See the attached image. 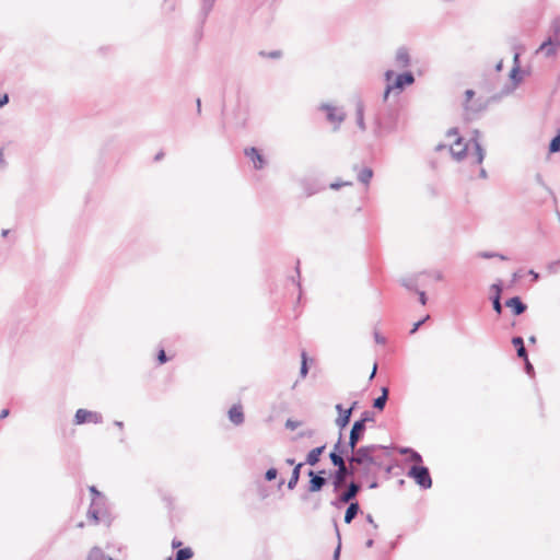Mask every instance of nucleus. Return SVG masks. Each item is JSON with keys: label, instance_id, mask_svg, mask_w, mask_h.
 <instances>
[{"label": "nucleus", "instance_id": "nucleus-59", "mask_svg": "<svg viewBox=\"0 0 560 560\" xmlns=\"http://www.w3.org/2000/svg\"><path fill=\"white\" fill-rule=\"evenodd\" d=\"M89 490L93 494L94 499L95 498H103L102 493L97 490V488L95 486H91L89 488Z\"/></svg>", "mask_w": 560, "mask_h": 560}, {"label": "nucleus", "instance_id": "nucleus-9", "mask_svg": "<svg viewBox=\"0 0 560 560\" xmlns=\"http://www.w3.org/2000/svg\"><path fill=\"white\" fill-rule=\"evenodd\" d=\"M494 100H498V97L497 96H492V97H488V98L478 97V98L474 100L470 104L466 105L464 108L465 120L471 121V120L477 119L478 116L489 107L491 101H494Z\"/></svg>", "mask_w": 560, "mask_h": 560}, {"label": "nucleus", "instance_id": "nucleus-20", "mask_svg": "<svg viewBox=\"0 0 560 560\" xmlns=\"http://www.w3.org/2000/svg\"><path fill=\"white\" fill-rule=\"evenodd\" d=\"M229 420L235 424L241 425L244 423L245 417L241 405H233L228 412Z\"/></svg>", "mask_w": 560, "mask_h": 560}, {"label": "nucleus", "instance_id": "nucleus-39", "mask_svg": "<svg viewBox=\"0 0 560 560\" xmlns=\"http://www.w3.org/2000/svg\"><path fill=\"white\" fill-rule=\"evenodd\" d=\"M302 362H301V368H300V375L302 378L306 377V375L308 374V364H307V355H306V352L303 351L302 354Z\"/></svg>", "mask_w": 560, "mask_h": 560}, {"label": "nucleus", "instance_id": "nucleus-28", "mask_svg": "<svg viewBox=\"0 0 560 560\" xmlns=\"http://www.w3.org/2000/svg\"><path fill=\"white\" fill-rule=\"evenodd\" d=\"M512 345L514 346L520 359H527L528 352L525 348L524 339L521 336H514L512 338Z\"/></svg>", "mask_w": 560, "mask_h": 560}, {"label": "nucleus", "instance_id": "nucleus-60", "mask_svg": "<svg viewBox=\"0 0 560 560\" xmlns=\"http://www.w3.org/2000/svg\"><path fill=\"white\" fill-rule=\"evenodd\" d=\"M432 276H433V278H434L436 281H442V280H443V278H444V276H443L442 271H440V270H435V271H433Z\"/></svg>", "mask_w": 560, "mask_h": 560}, {"label": "nucleus", "instance_id": "nucleus-56", "mask_svg": "<svg viewBox=\"0 0 560 560\" xmlns=\"http://www.w3.org/2000/svg\"><path fill=\"white\" fill-rule=\"evenodd\" d=\"M299 422L298 421H294L292 419H288L287 422H285V428L287 429H291V430H294L299 427Z\"/></svg>", "mask_w": 560, "mask_h": 560}, {"label": "nucleus", "instance_id": "nucleus-51", "mask_svg": "<svg viewBox=\"0 0 560 560\" xmlns=\"http://www.w3.org/2000/svg\"><path fill=\"white\" fill-rule=\"evenodd\" d=\"M481 132L478 129H474L471 131V136L469 138V143L476 145V142H480Z\"/></svg>", "mask_w": 560, "mask_h": 560}, {"label": "nucleus", "instance_id": "nucleus-54", "mask_svg": "<svg viewBox=\"0 0 560 560\" xmlns=\"http://www.w3.org/2000/svg\"><path fill=\"white\" fill-rule=\"evenodd\" d=\"M521 271H515L512 273V278H511V281L510 283L508 284V288H512L517 281L518 279L521 278Z\"/></svg>", "mask_w": 560, "mask_h": 560}, {"label": "nucleus", "instance_id": "nucleus-2", "mask_svg": "<svg viewBox=\"0 0 560 560\" xmlns=\"http://www.w3.org/2000/svg\"><path fill=\"white\" fill-rule=\"evenodd\" d=\"M400 110L397 105L376 106L373 119V133L376 138L395 133L398 130Z\"/></svg>", "mask_w": 560, "mask_h": 560}, {"label": "nucleus", "instance_id": "nucleus-44", "mask_svg": "<svg viewBox=\"0 0 560 560\" xmlns=\"http://www.w3.org/2000/svg\"><path fill=\"white\" fill-rule=\"evenodd\" d=\"M430 319V315H425L423 318L419 319L418 322H416L413 325H412V328L410 329V335H413L416 334L419 328L427 322Z\"/></svg>", "mask_w": 560, "mask_h": 560}, {"label": "nucleus", "instance_id": "nucleus-55", "mask_svg": "<svg viewBox=\"0 0 560 560\" xmlns=\"http://www.w3.org/2000/svg\"><path fill=\"white\" fill-rule=\"evenodd\" d=\"M374 340L376 343L378 345H385L386 343V338L384 336H382L378 331H374Z\"/></svg>", "mask_w": 560, "mask_h": 560}, {"label": "nucleus", "instance_id": "nucleus-57", "mask_svg": "<svg viewBox=\"0 0 560 560\" xmlns=\"http://www.w3.org/2000/svg\"><path fill=\"white\" fill-rule=\"evenodd\" d=\"M264 11L266 12V19L264 20V23L265 24H269L270 21L272 20V13H271V9L270 8H265Z\"/></svg>", "mask_w": 560, "mask_h": 560}, {"label": "nucleus", "instance_id": "nucleus-6", "mask_svg": "<svg viewBox=\"0 0 560 560\" xmlns=\"http://www.w3.org/2000/svg\"><path fill=\"white\" fill-rule=\"evenodd\" d=\"M375 421V415L372 411H363L360 416V419L355 420L352 424V428L350 430L349 434V446L351 448L359 445V443L363 440L365 431H366V423L368 422H374Z\"/></svg>", "mask_w": 560, "mask_h": 560}, {"label": "nucleus", "instance_id": "nucleus-17", "mask_svg": "<svg viewBox=\"0 0 560 560\" xmlns=\"http://www.w3.org/2000/svg\"><path fill=\"white\" fill-rule=\"evenodd\" d=\"M505 306L511 310L514 316H520L527 311V304L524 303L518 295L508 299L505 301Z\"/></svg>", "mask_w": 560, "mask_h": 560}, {"label": "nucleus", "instance_id": "nucleus-42", "mask_svg": "<svg viewBox=\"0 0 560 560\" xmlns=\"http://www.w3.org/2000/svg\"><path fill=\"white\" fill-rule=\"evenodd\" d=\"M264 477L266 481H273L278 477V469L275 467H270L269 469L266 470Z\"/></svg>", "mask_w": 560, "mask_h": 560}, {"label": "nucleus", "instance_id": "nucleus-63", "mask_svg": "<svg viewBox=\"0 0 560 560\" xmlns=\"http://www.w3.org/2000/svg\"><path fill=\"white\" fill-rule=\"evenodd\" d=\"M447 136H448V137L456 136V138H457V137H459V136H458V128H456V127L451 128V129L447 131Z\"/></svg>", "mask_w": 560, "mask_h": 560}, {"label": "nucleus", "instance_id": "nucleus-18", "mask_svg": "<svg viewBox=\"0 0 560 560\" xmlns=\"http://www.w3.org/2000/svg\"><path fill=\"white\" fill-rule=\"evenodd\" d=\"M326 450V444H323L320 446H317V447H314L312 448L307 454H306V457H305V464L310 465V466H315L319 463L320 460V457L323 455V453L325 452Z\"/></svg>", "mask_w": 560, "mask_h": 560}, {"label": "nucleus", "instance_id": "nucleus-37", "mask_svg": "<svg viewBox=\"0 0 560 560\" xmlns=\"http://www.w3.org/2000/svg\"><path fill=\"white\" fill-rule=\"evenodd\" d=\"M478 257L483 259L499 258L501 260H508V257L497 252L482 250L478 253Z\"/></svg>", "mask_w": 560, "mask_h": 560}, {"label": "nucleus", "instance_id": "nucleus-10", "mask_svg": "<svg viewBox=\"0 0 560 560\" xmlns=\"http://www.w3.org/2000/svg\"><path fill=\"white\" fill-rule=\"evenodd\" d=\"M353 448L349 446V441L347 443L342 440V433H339V438L337 442L334 444L332 450L329 452L330 462L337 460H347L349 458V454H352Z\"/></svg>", "mask_w": 560, "mask_h": 560}, {"label": "nucleus", "instance_id": "nucleus-22", "mask_svg": "<svg viewBox=\"0 0 560 560\" xmlns=\"http://www.w3.org/2000/svg\"><path fill=\"white\" fill-rule=\"evenodd\" d=\"M214 3H215V0H202L201 8L198 13V20H199L200 26H203V24L206 23L209 14L213 10Z\"/></svg>", "mask_w": 560, "mask_h": 560}, {"label": "nucleus", "instance_id": "nucleus-62", "mask_svg": "<svg viewBox=\"0 0 560 560\" xmlns=\"http://www.w3.org/2000/svg\"><path fill=\"white\" fill-rule=\"evenodd\" d=\"M365 520H366L368 523L373 525L374 528H377V524L374 522V518H373V516L371 514H366Z\"/></svg>", "mask_w": 560, "mask_h": 560}, {"label": "nucleus", "instance_id": "nucleus-31", "mask_svg": "<svg viewBox=\"0 0 560 560\" xmlns=\"http://www.w3.org/2000/svg\"><path fill=\"white\" fill-rule=\"evenodd\" d=\"M523 70L521 69V66L512 67L509 78L513 84V86H517L523 81Z\"/></svg>", "mask_w": 560, "mask_h": 560}, {"label": "nucleus", "instance_id": "nucleus-45", "mask_svg": "<svg viewBox=\"0 0 560 560\" xmlns=\"http://www.w3.org/2000/svg\"><path fill=\"white\" fill-rule=\"evenodd\" d=\"M259 55L261 57H267V58H271V59H279L282 56V51L281 50H272V51L266 52V51L261 50V51H259Z\"/></svg>", "mask_w": 560, "mask_h": 560}, {"label": "nucleus", "instance_id": "nucleus-38", "mask_svg": "<svg viewBox=\"0 0 560 560\" xmlns=\"http://www.w3.org/2000/svg\"><path fill=\"white\" fill-rule=\"evenodd\" d=\"M474 150L476 153V164H481L486 156V150L483 149L480 142H476V145H474Z\"/></svg>", "mask_w": 560, "mask_h": 560}, {"label": "nucleus", "instance_id": "nucleus-14", "mask_svg": "<svg viewBox=\"0 0 560 560\" xmlns=\"http://www.w3.org/2000/svg\"><path fill=\"white\" fill-rule=\"evenodd\" d=\"M307 476L310 478L307 485V492L315 493L323 490V488L328 483L329 478L324 476H317L314 474L313 469L307 471Z\"/></svg>", "mask_w": 560, "mask_h": 560}, {"label": "nucleus", "instance_id": "nucleus-24", "mask_svg": "<svg viewBox=\"0 0 560 560\" xmlns=\"http://www.w3.org/2000/svg\"><path fill=\"white\" fill-rule=\"evenodd\" d=\"M88 518L94 524H100L103 521L102 511L100 508V503L96 500H93L89 510H88Z\"/></svg>", "mask_w": 560, "mask_h": 560}, {"label": "nucleus", "instance_id": "nucleus-15", "mask_svg": "<svg viewBox=\"0 0 560 560\" xmlns=\"http://www.w3.org/2000/svg\"><path fill=\"white\" fill-rule=\"evenodd\" d=\"M560 42L546 38L537 48L536 54L544 55L545 58H552L557 55Z\"/></svg>", "mask_w": 560, "mask_h": 560}, {"label": "nucleus", "instance_id": "nucleus-32", "mask_svg": "<svg viewBox=\"0 0 560 560\" xmlns=\"http://www.w3.org/2000/svg\"><path fill=\"white\" fill-rule=\"evenodd\" d=\"M351 416V410H346L337 417L336 425L340 429V432L350 423Z\"/></svg>", "mask_w": 560, "mask_h": 560}, {"label": "nucleus", "instance_id": "nucleus-12", "mask_svg": "<svg viewBox=\"0 0 560 560\" xmlns=\"http://www.w3.org/2000/svg\"><path fill=\"white\" fill-rule=\"evenodd\" d=\"M73 422L77 425L85 424L89 422L98 424L103 422L102 413L80 408L75 411Z\"/></svg>", "mask_w": 560, "mask_h": 560}, {"label": "nucleus", "instance_id": "nucleus-4", "mask_svg": "<svg viewBox=\"0 0 560 560\" xmlns=\"http://www.w3.org/2000/svg\"><path fill=\"white\" fill-rule=\"evenodd\" d=\"M335 469L328 470V478L332 486V492H338L342 485L346 483L347 477H354V467L350 464L347 465V460L330 462Z\"/></svg>", "mask_w": 560, "mask_h": 560}, {"label": "nucleus", "instance_id": "nucleus-47", "mask_svg": "<svg viewBox=\"0 0 560 560\" xmlns=\"http://www.w3.org/2000/svg\"><path fill=\"white\" fill-rule=\"evenodd\" d=\"M345 186H352V182L336 180L329 185V188L332 190H338Z\"/></svg>", "mask_w": 560, "mask_h": 560}, {"label": "nucleus", "instance_id": "nucleus-16", "mask_svg": "<svg viewBox=\"0 0 560 560\" xmlns=\"http://www.w3.org/2000/svg\"><path fill=\"white\" fill-rule=\"evenodd\" d=\"M468 151V143H464L463 137H457L451 147V154L456 161H463Z\"/></svg>", "mask_w": 560, "mask_h": 560}, {"label": "nucleus", "instance_id": "nucleus-29", "mask_svg": "<svg viewBox=\"0 0 560 560\" xmlns=\"http://www.w3.org/2000/svg\"><path fill=\"white\" fill-rule=\"evenodd\" d=\"M381 392H382V394L378 397L373 399V408L378 410V411L384 410V408L386 406V401L388 399L389 390H388L387 387L383 386L381 388Z\"/></svg>", "mask_w": 560, "mask_h": 560}, {"label": "nucleus", "instance_id": "nucleus-40", "mask_svg": "<svg viewBox=\"0 0 560 560\" xmlns=\"http://www.w3.org/2000/svg\"><path fill=\"white\" fill-rule=\"evenodd\" d=\"M392 93H395L394 90H388V83L386 82V86L384 89V92H383V95H382V100L381 102L377 104V106H385V105H394L393 103H389L388 100H389V95Z\"/></svg>", "mask_w": 560, "mask_h": 560}, {"label": "nucleus", "instance_id": "nucleus-53", "mask_svg": "<svg viewBox=\"0 0 560 560\" xmlns=\"http://www.w3.org/2000/svg\"><path fill=\"white\" fill-rule=\"evenodd\" d=\"M395 464H386L384 462V466L380 470H384L386 474V477L389 478L390 474L393 472V469L395 468Z\"/></svg>", "mask_w": 560, "mask_h": 560}, {"label": "nucleus", "instance_id": "nucleus-46", "mask_svg": "<svg viewBox=\"0 0 560 560\" xmlns=\"http://www.w3.org/2000/svg\"><path fill=\"white\" fill-rule=\"evenodd\" d=\"M156 360L160 365L165 364L170 361V358L166 355V352L163 348H161L156 354Z\"/></svg>", "mask_w": 560, "mask_h": 560}, {"label": "nucleus", "instance_id": "nucleus-26", "mask_svg": "<svg viewBox=\"0 0 560 560\" xmlns=\"http://www.w3.org/2000/svg\"><path fill=\"white\" fill-rule=\"evenodd\" d=\"M355 122L361 131L366 130V124L364 119V104L362 101H358L355 105Z\"/></svg>", "mask_w": 560, "mask_h": 560}, {"label": "nucleus", "instance_id": "nucleus-64", "mask_svg": "<svg viewBox=\"0 0 560 560\" xmlns=\"http://www.w3.org/2000/svg\"><path fill=\"white\" fill-rule=\"evenodd\" d=\"M10 415V410L4 408L0 412V420L5 419Z\"/></svg>", "mask_w": 560, "mask_h": 560}, {"label": "nucleus", "instance_id": "nucleus-35", "mask_svg": "<svg viewBox=\"0 0 560 560\" xmlns=\"http://www.w3.org/2000/svg\"><path fill=\"white\" fill-rule=\"evenodd\" d=\"M334 526H335V532H336V536L338 539V544L334 550L332 560H339L340 553H341V535H340L339 527H338V524L336 521L334 522Z\"/></svg>", "mask_w": 560, "mask_h": 560}, {"label": "nucleus", "instance_id": "nucleus-3", "mask_svg": "<svg viewBox=\"0 0 560 560\" xmlns=\"http://www.w3.org/2000/svg\"><path fill=\"white\" fill-rule=\"evenodd\" d=\"M345 490H338L335 493V498L330 501V505L336 509H341L345 504H350L351 502L357 501V497L361 493L363 489L362 481L359 480H349L345 483Z\"/></svg>", "mask_w": 560, "mask_h": 560}, {"label": "nucleus", "instance_id": "nucleus-13", "mask_svg": "<svg viewBox=\"0 0 560 560\" xmlns=\"http://www.w3.org/2000/svg\"><path fill=\"white\" fill-rule=\"evenodd\" d=\"M245 156H247L254 164L255 170H262L267 165V159L262 152L256 147H248L244 150Z\"/></svg>", "mask_w": 560, "mask_h": 560}, {"label": "nucleus", "instance_id": "nucleus-49", "mask_svg": "<svg viewBox=\"0 0 560 560\" xmlns=\"http://www.w3.org/2000/svg\"><path fill=\"white\" fill-rule=\"evenodd\" d=\"M475 91L471 89H468L465 91V101L463 103V107L465 108L466 105L470 104L474 101Z\"/></svg>", "mask_w": 560, "mask_h": 560}, {"label": "nucleus", "instance_id": "nucleus-41", "mask_svg": "<svg viewBox=\"0 0 560 560\" xmlns=\"http://www.w3.org/2000/svg\"><path fill=\"white\" fill-rule=\"evenodd\" d=\"M549 153H557L560 151V139L552 138L548 145Z\"/></svg>", "mask_w": 560, "mask_h": 560}, {"label": "nucleus", "instance_id": "nucleus-5", "mask_svg": "<svg viewBox=\"0 0 560 560\" xmlns=\"http://www.w3.org/2000/svg\"><path fill=\"white\" fill-rule=\"evenodd\" d=\"M384 79L388 83V90H394L396 95L402 93L416 81L415 74L410 70L398 74H396L394 70H386L384 72Z\"/></svg>", "mask_w": 560, "mask_h": 560}, {"label": "nucleus", "instance_id": "nucleus-19", "mask_svg": "<svg viewBox=\"0 0 560 560\" xmlns=\"http://www.w3.org/2000/svg\"><path fill=\"white\" fill-rule=\"evenodd\" d=\"M395 63L398 68H407L411 63L409 51L406 47H399L396 51Z\"/></svg>", "mask_w": 560, "mask_h": 560}, {"label": "nucleus", "instance_id": "nucleus-43", "mask_svg": "<svg viewBox=\"0 0 560 560\" xmlns=\"http://www.w3.org/2000/svg\"><path fill=\"white\" fill-rule=\"evenodd\" d=\"M380 470L373 471V476H369L370 483L368 485L369 489H377L380 487V482L377 480V475Z\"/></svg>", "mask_w": 560, "mask_h": 560}, {"label": "nucleus", "instance_id": "nucleus-23", "mask_svg": "<svg viewBox=\"0 0 560 560\" xmlns=\"http://www.w3.org/2000/svg\"><path fill=\"white\" fill-rule=\"evenodd\" d=\"M423 273H427V271L415 273L410 277H405L399 280V283L407 289L408 291L417 292L418 289V280L419 277Z\"/></svg>", "mask_w": 560, "mask_h": 560}, {"label": "nucleus", "instance_id": "nucleus-30", "mask_svg": "<svg viewBox=\"0 0 560 560\" xmlns=\"http://www.w3.org/2000/svg\"><path fill=\"white\" fill-rule=\"evenodd\" d=\"M548 38L560 42V16H556L550 25Z\"/></svg>", "mask_w": 560, "mask_h": 560}, {"label": "nucleus", "instance_id": "nucleus-58", "mask_svg": "<svg viewBox=\"0 0 560 560\" xmlns=\"http://www.w3.org/2000/svg\"><path fill=\"white\" fill-rule=\"evenodd\" d=\"M10 98L7 93L0 94V107L5 106L9 103Z\"/></svg>", "mask_w": 560, "mask_h": 560}, {"label": "nucleus", "instance_id": "nucleus-1", "mask_svg": "<svg viewBox=\"0 0 560 560\" xmlns=\"http://www.w3.org/2000/svg\"><path fill=\"white\" fill-rule=\"evenodd\" d=\"M394 450L393 445L382 444L355 446L352 454H349L348 464L354 467V476L363 482L369 476H373V471L384 466V458H390Z\"/></svg>", "mask_w": 560, "mask_h": 560}, {"label": "nucleus", "instance_id": "nucleus-50", "mask_svg": "<svg viewBox=\"0 0 560 560\" xmlns=\"http://www.w3.org/2000/svg\"><path fill=\"white\" fill-rule=\"evenodd\" d=\"M295 273H296V278L295 277H291V281L293 283H295L299 289L301 290V282H300V277H301V270H300V260L298 259L296 261V266H295Z\"/></svg>", "mask_w": 560, "mask_h": 560}, {"label": "nucleus", "instance_id": "nucleus-25", "mask_svg": "<svg viewBox=\"0 0 560 560\" xmlns=\"http://www.w3.org/2000/svg\"><path fill=\"white\" fill-rule=\"evenodd\" d=\"M360 513H362V510H361V506H360L359 502L358 501L351 502L350 504H348V506L346 509V512H345V517H343L345 523L346 524H351L352 521Z\"/></svg>", "mask_w": 560, "mask_h": 560}, {"label": "nucleus", "instance_id": "nucleus-27", "mask_svg": "<svg viewBox=\"0 0 560 560\" xmlns=\"http://www.w3.org/2000/svg\"><path fill=\"white\" fill-rule=\"evenodd\" d=\"M304 465H305V463H299L293 467L291 477L287 483V487L289 490H293L298 486L300 477H301V469Z\"/></svg>", "mask_w": 560, "mask_h": 560}, {"label": "nucleus", "instance_id": "nucleus-61", "mask_svg": "<svg viewBox=\"0 0 560 560\" xmlns=\"http://www.w3.org/2000/svg\"><path fill=\"white\" fill-rule=\"evenodd\" d=\"M4 165H5L4 149L0 148V168L3 167Z\"/></svg>", "mask_w": 560, "mask_h": 560}, {"label": "nucleus", "instance_id": "nucleus-21", "mask_svg": "<svg viewBox=\"0 0 560 560\" xmlns=\"http://www.w3.org/2000/svg\"><path fill=\"white\" fill-rule=\"evenodd\" d=\"M397 451L401 455H407L408 456L407 457L408 462H413L415 465H423L422 464V456L416 450H413L411 447H407V446H399V447H397Z\"/></svg>", "mask_w": 560, "mask_h": 560}, {"label": "nucleus", "instance_id": "nucleus-33", "mask_svg": "<svg viewBox=\"0 0 560 560\" xmlns=\"http://www.w3.org/2000/svg\"><path fill=\"white\" fill-rule=\"evenodd\" d=\"M373 174L374 173L371 167H364L358 173V180L363 185H369Z\"/></svg>", "mask_w": 560, "mask_h": 560}, {"label": "nucleus", "instance_id": "nucleus-48", "mask_svg": "<svg viewBox=\"0 0 560 560\" xmlns=\"http://www.w3.org/2000/svg\"><path fill=\"white\" fill-rule=\"evenodd\" d=\"M524 361V371L527 375L534 376L535 370L534 365L530 363L529 359H522Z\"/></svg>", "mask_w": 560, "mask_h": 560}, {"label": "nucleus", "instance_id": "nucleus-7", "mask_svg": "<svg viewBox=\"0 0 560 560\" xmlns=\"http://www.w3.org/2000/svg\"><path fill=\"white\" fill-rule=\"evenodd\" d=\"M318 110L325 113L326 120L332 125V131L335 132L340 129L341 124L347 118V113L343 107H338L329 103H322L318 106Z\"/></svg>", "mask_w": 560, "mask_h": 560}, {"label": "nucleus", "instance_id": "nucleus-36", "mask_svg": "<svg viewBox=\"0 0 560 560\" xmlns=\"http://www.w3.org/2000/svg\"><path fill=\"white\" fill-rule=\"evenodd\" d=\"M194 557V551L190 547H184L177 550L175 560H189Z\"/></svg>", "mask_w": 560, "mask_h": 560}, {"label": "nucleus", "instance_id": "nucleus-11", "mask_svg": "<svg viewBox=\"0 0 560 560\" xmlns=\"http://www.w3.org/2000/svg\"><path fill=\"white\" fill-rule=\"evenodd\" d=\"M504 288H505L504 283L501 279H498L495 282H493L490 285L491 295L489 299L491 301L493 311L498 315H501L503 312V304H502L501 300H502V294H503Z\"/></svg>", "mask_w": 560, "mask_h": 560}, {"label": "nucleus", "instance_id": "nucleus-52", "mask_svg": "<svg viewBox=\"0 0 560 560\" xmlns=\"http://www.w3.org/2000/svg\"><path fill=\"white\" fill-rule=\"evenodd\" d=\"M418 294V300L421 305H425L428 303V295L424 291L418 290L416 292Z\"/></svg>", "mask_w": 560, "mask_h": 560}, {"label": "nucleus", "instance_id": "nucleus-34", "mask_svg": "<svg viewBox=\"0 0 560 560\" xmlns=\"http://www.w3.org/2000/svg\"><path fill=\"white\" fill-rule=\"evenodd\" d=\"M86 560H107V556L100 547L95 546L90 550Z\"/></svg>", "mask_w": 560, "mask_h": 560}, {"label": "nucleus", "instance_id": "nucleus-8", "mask_svg": "<svg viewBox=\"0 0 560 560\" xmlns=\"http://www.w3.org/2000/svg\"><path fill=\"white\" fill-rule=\"evenodd\" d=\"M407 477L415 480V482L423 490L432 487V478L430 470L424 465H412L407 471Z\"/></svg>", "mask_w": 560, "mask_h": 560}]
</instances>
